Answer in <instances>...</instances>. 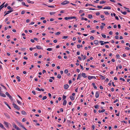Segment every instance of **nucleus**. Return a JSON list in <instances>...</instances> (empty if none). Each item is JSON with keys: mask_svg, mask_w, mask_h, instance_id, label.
<instances>
[{"mask_svg": "<svg viewBox=\"0 0 130 130\" xmlns=\"http://www.w3.org/2000/svg\"><path fill=\"white\" fill-rule=\"evenodd\" d=\"M12 125L13 127L17 130H20L21 129L18 127L14 123H12Z\"/></svg>", "mask_w": 130, "mask_h": 130, "instance_id": "obj_1", "label": "nucleus"}, {"mask_svg": "<svg viewBox=\"0 0 130 130\" xmlns=\"http://www.w3.org/2000/svg\"><path fill=\"white\" fill-rule=\"evenodd\" d=\"M12 105H13L14 108H15L16 109L18 110H19L20 109V107L17 105L15 104L14 103H13Z\"/></svg>", "mask_w": 130, "mask_h": 130, "instance_id": "obj_2", "label": "nucleus"}, {"mask_svg": "<svg viewBox=\"0 0 130 130\" xmlns=\"http://www.w3.org/2000/svg\"><path fill=\"white\" fill-rule=\"evenodd\" d=\"M7 95L9 99L11 100H13V98L7 92H6L5 93Z\"/></svg>", "mask_w": 130, "mask_h": 130, "instance_id": "obj_3", "label": "nucleus"}, {"mask_svg": "<svg viewBox=\"0 0 130 130\" xmlns=\"http://www.w3.org/2000/svg\"><path fill=\"white\" fill-rule=\"evenodd\" d=\"M69 3V1H65L62 2L61 4V5H64Z\"/></svg>", "mask_w": 130, "mask_h": 130, "instance_id": "obj_4", "label": "nucleus"}, {"mask_svg": "<svg viewBox=\"0 0 130 130\" xmlns=\"http://www.w3.org/2000/svg\"><path fill=\"white\" fill-rule=\"evenodd\" d=\"M69 87V86L68 84H65L64 86V88L65 89H67Z\"/></svg>", "mask_w": 130, "mask_h": 130, "instance_id": "obj_5", "label": "nucleus"}, {"mask_svg": "<svg viewBox=\"0 0 130 130\" xmlns=\"http://www.w3.org/2000/svg\"><path fill=\"white\" fill-rule=\"evenodd\" d=\"M0 127L3 129H4L5 130H6L4 126L3 125L0 123Z\"/></svg>", "mask_w": 130, "mask_h": 130, "instance_id": "obj_6", "label": "nucleus"}, {"mask_svg": "<svg viewBox=\"0 0 130 130\" xmlns=\"http://www.w3.org/2000/svg\"><path fill=\"white\" fill-rule=\"evenodd\" d=\"M99 96V93L98 91L96 92L95 93V97L96 98H98Z\"/></svg>", "mask_w": 130, "mask_h": 130, "instance_id": "obj_7", "label": "nucleus"}, {"mask_svg": "<svg viewBox=\"0 0 130 130\" xmlns=\"http://www.w3.org/2000/svg\"><path fill=\"white\" fill-rule=\"evenodd\" d=\"M0 96H1L3 97H5L6 96L3 93H1L0 92Z\"/></svg>", "mask_w": 130, "mask_h": 130, "instance_id": "obj_8", "label": "nucleus"}, {"mask_svg": "<svg viewBox=\"0 0 130 130\" xmlns=\"http://www.w3.org/2000/svg\"><path fill=\"white\" fill-rule=\"evenodd\" d=\"M82 75L83 77L85 78H86L87 77V76L86 75V74L85 73H82Z\"/></svg>", "mask_w": 130, "mask_h": 130, "instance_id": "obj_9", "label": "nucleus"}, {"mask_svg": "<svg viewBox=\"0 0 130 130\" xmlns=\"http://www.w3.org/2000/svg\"><path fill=\"white\" fill-rule=\"evenodd\" d=\"M4 124L7 127H9V124L7 122H4Z\"/></svg>", "mask_w": 130, "mask_h": 130, "instance_id": "obj_10", "label": "nucleus"}, {"mask_svg": "<svg viewBox=\"0 0 130 130\" xmlns=\"http://www.w3.org/2000/svg\"><path fill=\"white\" fill-rule=\"evenodd\" d=\"M5 3H3V4L0 6V11H1V9L4 7V4Z\"/></svg>", "mask_w": 130, "mask_h": 130, "instance_id": "obj_11", "label": "nucleus"}, {"mask_svg": "<svg viewBox=\"0 0 130 130\" xmlns=\"http://www.w3.org/2000/svg\"><path fill=\"white\" fill-rule=\"evenodd\" d=\"M94 43L96 45H97L99 43V41L97 40H95L94 41Z\"/></svg>", "mask_w": 130, "mask_h": 130, "instance_id": "obj_12", "label": "nucleus"}, {"mask_svg": "<svg viewBox=\"0 0 130 130\" xmlns=\"http://www.w3.org/2000/svg\"><path fill=\"white\" fill-rule=\"evenodd\" d=\"M5 104L9 108L11 109V108L10 107V106L8 105V104L6 102H4Z\"/></svg>", "mask_w": 130, "mask_h": 130, "instance_id": "obj_13", "label": "nucleus"}, {"mask_svg": "<svg viewBox=\"0 0 130 130\" xmlns=\"http://www.w3.org/2000/svg\"><path fill=\"white\" fill-rule=\"evenodd\" d=\"M28 3H30L31 4H33L34 3V2H33L31 1H30L29 0H26Z\"/></svg>", "mask_w": 130, "mask_h": 130, "instance_id": "obj_14", "label": "nucleus"}, {"mask_svg": "<svg viewBox=\"0 0 130 130\" xmlns=\"http://www.w3.org/2000/svg\"><path fill=\"white\" fill-rule=\"evenodd\" d=\"M22 4L23 5L25 6H26L27 7H28L29 6L28 5H26L25 4V3L24 2H22Z\"/></svg>", "mask_w": 130, "mask_h": 130, "instance_id": "obj_15", "label": "nucleus"}, {"mask_svg": "<svg viewBox=\"0 0 130 130\" xmlns=\"http://www.w3.org/2000/svg\"><path fill=\"white\" fill-rule=\"evenodd\" d=\"M4 115L6 116V117L8 118H9V119L10 118V116L9 115H7V114L6 113H4Z\"/></svg>", "mask_w": 130, "mask_h": 130, "instance_id": "obj_16", "label": "nucleus"}, {"mask_svg": "<svg viewBox=\"0 0 130 130\" xmlns=\"http://www.w3.org/2000/svg\"><path fill=\"white\" fill-rule=\"evenodd\" d=\"M103 9H111V8L109 7H106Z\"/></svg>", "mask_w": 130, "mask_h": 130, "instance_id": "obj_17", "label": "nucleus"}, {"mask_svg": "<svg viewBox=\"0 0 130 130\" xmlns=\"http://www.w3.org/2000/svg\"><path fill=\"white\" fill-rule=\"evenodd\" d=\"M67 101H66V100H65L63 102V105L64 106L66 105L67 104Z\"/></svg>", "mask_w": 130, "mask_h": 130, "instance_id": "obj_18", "label": "nucleus"}, {"mask_svg": "<svg viewBox=\"0 0 130 130\" xmlns=\"http://www.w3.org/2000/svg\"><path fill=\"white\" fill-rule=\"evenodd\" d=\"M16 78L18 79V82H20L21 81V79H20V77L19 76H17Z\"/></svg>", "mask_w": 130, "mask_h": 130, "instance_id": "obj_19", "label": "nucleus"}, {"mask_svg": "<svg viewBox=\"0 0 130 130\" xmlns=\"http://www.w3.org/2000/svg\"><path fill=\"white\" fill-rule=\"evenodd\" d=\"M93 76H88V78L89 80H90L92 79H93Z\"/></svg>", "mask_w": 130, "mask_h": 130, "instance_id": "obj_20", "label": "nucleus"}, {"mask_svg": "<svg viewBox=\"0 0 130 130\" xmlns=\"http://www.w3.org/2000/svg\"><path fill=\"white\" fill-rule=\"evenodd\" d=\"M99 76H101V77L102 78V79H105L106 78V77L104 76H103L101 75H99Z\"/></svg>", "mask_w": 130, "mask_h": 130, "instance_id": "obj_21", "label": "nucleus"}, {"mask_svg": "<svg viewBox=\"0 0 130 130\" xmlns=\"http://www.w3.org/2000/svg\"><path fill=\"white\" fill-rule=\"evenodd\" d=\"M103 41H99V43H101V45H103L104 44V43H103Z\"/></svg>", "mask_w": 130, "mask_h": 130, "instance_id": "obj_22", "label": "nucleus"}, {"mask_svg": "<svg viewBox=\"0 0 130 130\" xmlns=\"http://www.w3.org/2000/svg\"><path fill=\"white\" fill-rule=\"evenodd\" d=\"M70 98L71 100L73 101L74 100V98L73 96H70Z\"/></svg>", "mask_w": 130, "mask_h": 130, "instance_id": "obj_23", "label": "nucleus"}, {"mask_svg": "<svg viewBox=\"0 0 130 130\" xmlns=\"http://www.w3.org/2000/svg\"><path fill=\"white\" fill-rule=\"evenodd\" d=\"M13 11V10H10L8 11L7 12V13H6V14H8L9 13Z\"/></svg>", "mask_w": 130, "mask_h": 130, "instance_id": "obj_24", "label": "nucleus"}, {"mask_svg": "<svg viewBox=\"0 0 130 130\" xmlns=\"http://www.w3.org/2000/svg\"><path fill=\"white\" fill-rule=\"evenodd\" d=\"M88 17L89 19H91L92 18V16L91 14H89L88 15Z\"/></svg>", "mask_w": 130, "mask_h": 130, "instance_id": "obj_25", "label": "nucleus"}, {"mask_svg": "<svg viewBox=\"0 0 130 130\" xmlns=\"http://www.w3.org/2000/svg\"><path fill=\"white\" fill-rule=\"evenodd\" d=\"M36 47L38 49H41V46L39 45H37L36 46Z\"/></svg>", "mask_w": 130, "mask_h": 130, "instance_id": "obj_26", "label": "nucleus"}, {"mask_svg": "<svg viewBox=\"0 0 130 130\" xmlns=\"http://www.w3.org/2000/svg\"><path fill=\"white\" fill-rule=\"evenodd\" d=\"M22 113L23 115H26V112L24 111H22L21 112Z\"/></svg>", "mask_w": 130, "mask_h": 130, "instance_id": "obj_27", "label": "nucleus"}, {"mask_svg": "<svg viewBox=\"0 0 130 130\" xmlns=\"http://www.w3.org/2000/svg\"><path fill=\"white\" fill-rule=\"evenodd\" d=\"M81 77L80 74H79L78 75L77 79L78 80Z\"/></svg>", "mask_w": 130, "mask_h": 130, "instance_id": "obj_28", "label": "nucleus"}, {"mask_svg": "<svg viewBox=\"0 0 130 130\" xmlns=\"http://www.w3.org/2000/svg\"><path fill=\"white\" fill-rule=\"evenodd\" d=\"M121 12L122 14H123L124 15H126V13H127V12L126 11H125L124 12H123L122 11H121Z\"/></svg>", "mask_w": 130, "mask_h": 130, "instance_id": "obj_29", "label": "nucleus"}, {"mask_svg": "<svg viewBox=\"0 0 130 130\" xmlns=\"http://www.w3.org/2000/svg\"><path fill=\"white\" fill-rule=\"evenodd\" d=\"M17 123L19 124V126H20L21 127V126H22L23 125L21 123L19 122H17Z\"/></svg>", "mask_w": 130, "mask_h": 130, "instance_id": "obj_30", "label": "nucleus"}, {"mask_svg": "<svg viewBox=\"0 0 130 130\" xmlns=\"http://www.w3.org/2000/svg\"><path fill=\"white\" fill-rule=\"evenodd\" d=\"M69 18H70V19H75L76 18V17H74V16L69 17Z\"/></svg>", "mask_w": 130, "mask_h": 130, "instance_id": "obj_31", "label": "nucleus"}, {"mask_svg": "<svg viewBox=\"0 0 130 130\" xmlns=\"http://www.w3.org/2000/svg\"><path fill=\"white\" fill-rule=\"evenodd\" d=\"M57 77L59 78H60L61 77V76L60 74H58L57 76Z\"/></svg>", "mask_w": 130, "mask_h": 130, "instance_id": "obj_32", "label": "nucleus"}, {"mask_svg": "<svg viewBox=\"0 0 130 130\" xmlns=\"http://www.w3.org/2000/svg\"><path fill=\"white\" fill-rule=\"evenodd\" d=\"M60 34V32H58L55 33V35H58Z\"/></svg>", "mask_w": 130, "mask_h": 130, "instance_id": "obj_33", "label": "nucleus"}, {"mask_svg": "<svg viewBox=\"0 0 130 130\" xmlns=\"http://www.w3.org/2000/svg\"><path fill=\"white\" fill-rule=\"evenodd\" d=\"M55 12H51L50 13V14L51 15H52L54 14H55Z\"/></svg>", "mask_w": 130, "mask_h": 130, "instance_id": "obj_34", "label": "nucleus"}, {"mask_svg": "<svg viewBox=\"0 0 130 130\" xmlns=\"http://www.w3.org/2000/svg\"><path fill=\"white\" fill-rule=\"evenodd\" d=\"M101 35H102V37L103 38H106V35H105L103 34H102Z\"/></svg>", "mask_w": 130, "mask_h": 130, "instance_id": "obj_35", "label": "nucleus"}, {"mask_svg": "<svg viewBox=\"0 0 130 130\" xmlns=\"http://www.w3.org/2000/svg\"><path fill=\"white\" fill-rule=\"evenodd\" d=\"M120 57V56L119 55L117 54L116 55V57L117 59L119 58Z\"/></svg>", "mask_w": 130, "mask_h": 130, "instance_id": "obj_36", "label": "nucleus"}, {"mask_svg": "<svg viewBox=\"0 0 130 130\" xmlns=\"http://www.w3.org/2000/svg\"><path fill=\"white\" fill-rule=\"evenodd\" d=\"M105 2H106L105 1H101L100 3V4H104V3H105Z\"/></svg>", "mask_w": 130, "mask_h": 130, "instance_id": "obj_37", "label": "nucleus"}, {"mask_svg": "<svg viewBox=\"0 0 130 130\" xmlns=\"http://www.w3.org/2000/svg\"><path fill=\"white\" fill-rule=\"evenodd\" d=\"M68 37L67 36H63L62 38V39H67V38H68Z\"/></svg>", "mask_w": 130, "mask_h": 130, "instance_id": "obj_38", "label": "nucleus"}, {"mask_svg": "<svg viewBox=\"0 0 130 130\" xmlns=\"http://www.w3.org/2000/svg\"><path fill=\"white\" fill-rule=\"evenodd\" d=\"M52 49L51 48H48L47 49V50L48 51H50L52 50Z\"/></svg>", "mask_w": 130, "mask_h": 130, "instance_id": "obj_39", "label": "nucleus"}, {"mask_svg": "<svg viewBox=\"0 0 130 130\" xmlns=\"http://www.w3.org/2000/svg\"><path fill=\"white\" fill-rule=\"evenodd\" d=\"M17 102L19 104H21V102L20 101L18 100H17Z\"/></svg>", "mask_w": 130, "mask_h": 130, "instance_id": "obj_40", "label": "nucleus"}, {"mask_svg": "<svg viewBox=\"0 0 130 130\" xmlns=\"http://www.w3.org/2000/svg\"><path fill=\"white\" fill-rule=\"evenodd\" d=\"M104 13L106 15H108L109 14V13L107 11H104Z\"/></svg>", "mask_w": 130, "mask_h": 130, "instance_id": "obj_41", "label": "nucleus"}, {"mask_svg": "<svg viewBox=\"0 0 130 130\" xmlns=\"http://www.w3.org/2000/svg\"><path fill=\"white\" fill-rule=\"evenodd\" d=\"M120 79L121 80H122L123 81H124L125 80V79L124 78H123L122 77H120Z\"/></svg>", "mask_w": 130, "mask_h": 130, "instance_id": "obj_42", "label": "nucleus"}, {"mask_svg": "<svg viewBox=\"0 0 130 130\" xmlns=\"http://www.w3.org/2000/svg\"><path fill=\"white\" fill-rule=\"evenodd\" d=\"M99 106L98 105H96L94 106V107L95 108L97 109L98 108Z\"/></svg>", "mask_w": 130, "mask_h": 130, "instance_id": "obj_43", "label": "nucleus"}, {"mask_svg": "<svg viewBox=\"0 0 130 130\" xmlns=\"http://www.w3.org/2000/svg\"><path fill=\"white\" fill-rule=\"evenodd\" d=\"M64 19L66 20H67L68 19H70L69 17H65L64 18Z\"/></svg>", "mask_w": 130, "mask_h": 130, "instance_id": "obj_44", "label": "nucleus"}, {"mask_svg": "<svg viewBox=\"0 0 130 130\" xmlns=\"http://www.w3.org/2000/svg\"><path fill=\"white\" fill-rule=\"evenodd\" d=\"M7 8L8 9H9V10L10 9H11V10L13 9L12 8H11V7H10V6H8V7H7Z\"/></svg>", "mask_w": 130, "mask_h": 130, "instance_id": "obj_45", "label": "nucleus"}, {"mask_svg": "<svg viewBox=\"0 0 130 130\" xmlns=\"http://www.w3.org/2000/svg\"><path fill=\"white\" fill-rule=\"evenodd\" d=\"M25 12V11L24 10H23L21 12V14H24Z\"/></svg>", "mask_w": 130, "mask_h": 130, "instance_id": "obj_46", "label": "nucleus"}, {"mask_svg": "<svg viewBox=\"0 0 130 130\" xmlns=\"http://www.w3.org/2000/svg\"><path fill=\"white\" fill-rule=\"evenodd\" d=\"M47 98V97L46 96H44L42 98L43 100H44L45 99H46Z\"/></svg>", "mask_w": 130, "mask_h": 130, "instance_id": "obj_47", "label": "nucleus"}, {"mask_svg": "<svg viewBox=\"0 0 130 130\" xmlns=\"http://www.w3.org/2000/svg\"><path fill=\"white\" fill-rule=\"evenodd\" d=\"M68 72V70L67 69L65 70L64 71V72L65 73H67Z\"/></svg>", "mask_w": 130, "mask_h": 130, "instance_id": "obj_48", "label": "nucleus"}, {"mask_svg": "<svg viewBox=\"0 0 130 130\" xmlns=\"http://www.w3.org/2000/svg\"><path fill=\"white\" fill-rule=\"evenodd\" d=\"M21 127L25 130H27L25 127L23 125L21 126Z\"/></svg>", "mask_w": 130, "mask_h": 130, "instance_id": "obj_49", "label": "nucleus"}, {"mask_svg": "<svg viewBox=\"0 0 130 130\" xmlns=\"http://www.w3.org/2000/svg\"><path fill=\"white\" fill-rule=\"evenodd\" d=\"M86 56L85 55H84L83 56V60H84L85 59H86Z\"/></svg>", "mask_w": 130, "mask_h": 130, "instance_id": "obj_50", "label": "nucleus"}, {"mask_svg": "<svg viewBox=\"0 0 130 130\" xmlns=\"http://www.w3.org/2000/svg\"><path fill=\"white\" fill-rule=\"evenodd\" d=\"M102 6H97V8L99 9L101 8H102Z\"/></svg>", "mask_w": 130, "mask_h": 130, "instance_id": "obj_51", "label": "nucleus"}, {"mask_svg": "<svg viewBox=\"0 0 130 130\" xmlns=\"http://www.w3.org/2000/svg\"><path fill=\"white\" fill-rule=\"evenodd\" d=\"M90 38L91 40H93L94 39V38L93 36H92L90 37Z\"/></svg>", "mask_w": 130, "mask_h": 130, "instance_id": "obj_52", "label": "nucleus"}, {"mask_svg": "<svg viewBox=\"0 0 130 130\" xmlns=\"http://www.w3.org/2000/svg\"><path fill=\"white\" fill-rule=\"evenodd\" d=\"M32 93L34 94V95H35L36 94V93L35 91H32Z\"/></svg>", "mask_w": 130, "mask_h": 130, "instance_id": "obj_53", "label": "nucleus"}, {"mask_svg": "<svg viewBox=\"0 0 130 130\" xmlns=\"http://www.w3.org/2000/svg\"><path fill=\"white\" fill-rule=\"evenodd\" d=\"M99 1V0H96V1H94V2L95 3H98V1Z\"/></svg>", "mask_w": 130, "mask_h": 130, "instance_id": "obj_54", "label": "nucleus"}, {"mask_svg": "<svg viewBox=\"0 0 130 130\" xmlns=\"http://www.w3.org/2000/svg\"><path fill=\"white\" fill-rule=\"evenodd\" d=\"M99 88H100L101 89H103V87L102 86H100Z\"/></svg>", "mask_w": 130, "mask_h": 130, "instance_id": "obj_55", "label": "nucleus"}, {"mask_svg": "<svg viewBox=\"0 0 130 130\" xmlns=\"http://www.w3.org/2000/svg\"><path fill=\"white\" fill-rule=\"evenodd\" d=\"M48 7H52V8H54V6H48Z\"/></svg>", "mask_w": 130, "mask_h": 130, "instance_id": "obj_56", "label": "nucleus"}, {"mask_svg": "<svg viewBox=\"0 0 130 130\" xmlns=\"http://www.w3.org/2000/svg\"><path fill=\"white\" fill-rule=\"evenodd\" d=\"M115 38L116 39H119V37L118 36H116L115 37Z\"/></svg>", "mask_w": 130, "mask_h": 130, "instance_id": "obj_57", "label": "nucleus"}, {"mask_svg": "<svg viewBox=\"0 0 130 130\" xmlns=\"http://www.w3.org/2000/svg\"><path fill=\"white\" fill-rule=\"evenodd\" d=\"M36 90H38L39 91H41L40 89V88H36Z\"/></svg>", "mask_w": 130, "mask_h": 130, "instance_id": "obj_58", "label": "nucleus"}, {"mask_svg": "<svg viewBox=\"0 0 130 130\" xmlns=\"http://www.w3.org/2000/svg\"><path fill=\"white\" fill-rule=\"evenodd\" d=\"M100 14V13L99 12H97L96 13V14L97 15H99Z\"/></svg>", "mask_w": 130, "mask_h": 130, "instance_id": "obj_59", "label": "nucleus"}, {"mask_svg": "<svg viewBox=\"0 0 130 130\" xmlns=\"http://www.w3.org/2000/svg\"><path fill=\"white\" fill-rule=\"evenodd\" d=\"M125 49L127 50H129L130 49V48L128 47H125Z\"/></svg>", "mask_w": 130, "mask_h": 130, "instance_id": "obj_60", "label": "nucleus"}, {"mask_svg": "<svg viewBox=\"0 0 130 130\" xmlns=\"http://www.w3.org/2000/svg\"><path fill=\"white\" fill-rule=\"evenodd\" d=\"M30 41L32 42V43H34V42H35V41L34 40V39H31L30 40Z\"/></svg>", "mask_w": 130, "mask_h": 130, "instance_id": "obj_61", "label": "nucleus"}, {"mask_svg": "<svg viewBox=\"0 0 130 130\" xmlns=\"http://www.w3.org/2000/svg\"><path fill=\"white\" fill-rule=\"evenodd\" d=\"M115 17L116 19H117V20H119V19L117 16H115Z\"/></svg>", "mask_w": 130, "mask_h": 130, "instance_id": "obj_62", "label": "nucleus"}, {"mask_svg": "<svg viewBox=\"0 0 130 130\" xmlns=\"http://www.w3.org/2000/svg\"><path fill=\"white\" fill-rule=\"evenodd\" d=\"M66 96L65 95H63V99H66Z\"/></svg>", "mask_w": 130, "mask_h": 130, "instance_id": "obj_63", "label": "nucleus"}, {"mask_svg": "<svg viewBox=\"0 0 130 130\" xmlns=\"http://www.w3.org/2000/svg\"><path fill=\"white\" fill-rule=\"evenodd\" d=\"M26 120V119L25 118H23L22 119V121L23 122H25Z\"/></svg>", "mask_w": 130, "mask_h": 130, "instance_id": "obj_64", "label": "nucleus"}]
</instances>
